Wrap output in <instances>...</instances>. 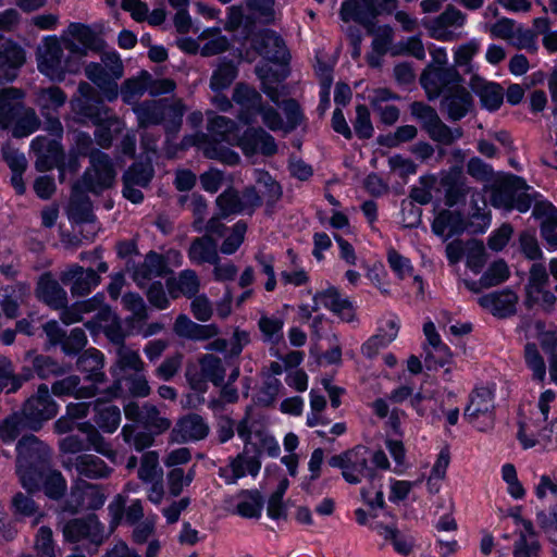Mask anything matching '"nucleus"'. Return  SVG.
Returning a JSON list of instances; mask_svg holds the SVG:
<instances>
[{
  "label": "nucleus",
  "instance_id": "nucleus-31",
  "mask_svg": "<svg viewBox=\"0 0 557 557\" xmlns=\"http://www.w3.org/2000/svg\"><path fill=\"white\" fill-rule=\"evenodd\" d=\"M112 352L114 354V362L111 370L116 379L129 373L145 371V362L140 357L139 350L134 346L126 344L117 347Z\"/></svg>",
  "mask_w": 557,
  "mask_h": 557
},
{
  "label": "nucleus",
  "instance_id": "nucleus-7",
  "mask_svg": "<svg viewBox=\"0 0 557 557\" xmlns=\"http://www.w3.org/2000/svg\"><path fill=\"white\" fill-rule=\"evenodd\" d=\"M199 371L187 369L185 376L189 387L203 394L208 391V383L214 386H221L226 376V367L224 360L214 354H205L198 359Z\"/></svg>",
  "mask_w": 557,
  "mask_h": 557
},
{
  "label": "nucleus",
  "instance_id": "nucleus-12",
  "mask_svg": "<svg viewBox=\"0 0 557 557\" xmlns=\"http://www.w3.org/2000/svg\"><path fill=\"white\" fill-rule=\"evenodd\" d=\"M21 412L28 420L32 432L39 431L44 423L54 418L58 413V405L52 399L46 384H40L37 393L25 400Z\"/></svg>",
  "mask_w": 557,
  "mask_h": 557
},
{
  "label": "nucleus",
  "instance_id": "nucleus-28",
  "mask_svg": "<svg viewBox=\"0 0 557 557\" xmlns=\"http://www.w3.org/2000/svg\"><path fill=\"white\" fill-rule=\"evenodd\" d=\"M469 86L471 90L479 97L481 106L488 111H496L503 104L504 89L494 82L473 74L470 78Z\"/></svg>",
  "mask_w": 557,
  "mask_h": 557
},
{
  "label": "nucleus",
  "instance_id": "nucleus-18",
  "mask_svg": "<svg viewBox=\"0 0 557 557\" xmlns=\"http://www.w3.org/2000/svg\"><path fill=\"white\" fill-rule=\"evenodd\" d=\"M243 153L247 157L261 153L271 157L277 152L274 137L262 127H248L236 141Z\"/></svg>",
  "mask_w": 557,
  "mask_h": 557
},
{
  "label": "nucleus",
  "instance_id": "nucleus-17",
  "mask_svg": "<svg viewBox=\"0 0 557 557\" xmlns=\"http://www.w3.org/2000/svg\"><path fill=\"white\" fill-rule=\"evenodd\" d=\"M232 101L239 108L237 120L246 125L256 122L261 109L262 96L257 89L246 83H237L233 89Z\"/></svg>",
  "mask_w": 557,
  "mask_h": 557
},
{
  "label": "nucleus",
  "instance_id": "nucleus-58",
  "mask_svg": "<svg viewBox=\"0 0 557 557\" xmlns=\"http://www.w3.org/2000/svg\"><path fill=\"white\" fill-rule=\"evenodd\" d=\"M154 170L150 161H139L133 163L123 174L122 181H128L129 184L137 187H148Z\"/></svg>",
  "mask_w": 557,
  "mask_h": 557
},
{
  "label": "nucleus",
  "instance_id": "nucleus-51",
  "mask_svg": "<svg viewBox=\"0 0 557 557\" xmlns=\"http://www.w3.org/2000/svg\"><path fill=\"white\" fill-rule=\"evenodd\" d=\"M24 431H30V425L21 410L0 421V440L4 444L13 443Z\"/></svg>",
  "mask_w": 557,
  "mask_h": 557
},
{
  "label": "nucleus",
  "instance_id": "nucleus-29",
  "mask_svg": "<svg viewBox=\"0 0 557 557\" xmlns=\"http://www.w3.org/2000/svg\"><path fill=\"white\" fill-rule=\"evenodd\" d=\"M313 311H318L319 305H322L346 322H351L355 319L352 304L347 298H342L335 287H330L323 292L317 293L313 297Z\"/></svg>",
  "mask_w": 557,
  "mask_h": 557
},
{
  "label": "nucleus",
  "instance_id": "nucleus-47",
  "mask_svg": "<svg viewBox=\"0 0 557 557\" xmlns=\"http://www.w3.org/2000/svg\"><path fill=\"white\" fill-rule=\"evenodd\" d=\"M235 512L246 519H258L261 516L264 499L258 490H244L237 495Z\"/></svg>",
  "mask_w": 557,
  "mask_h": 557
},
{
  "label": "nucleus",
  "instance_id": "nucleus-21",
  "mask_svg": "<svg viewBox=\"0 0 557 557\" xmlns=\"http://www.w3.org/2000/svg\"><path fill=\"white\" fill-rule=\"evenodd\" d=\"M209 430V424L200 414L188 413L177 420L170 438L174 443L200 441L208 436Z\"/></svg>",
  "mask_w": 557,
  "mask_h": 557
},
{
  "label": "nucleus",
  "instance_id": "nucleus-3",
  "mask_svg": "<svg viewBox=\"0 0 557 557\" xmlns=\"http://www.w3.org/2000/svg\"><path fill=\"white\" fill-rule=\"evenodd\" d=\"M84 71L86 77L101 89L107 100L113 101L117 98L116 81L124 75V66L115 51L102 53L101 63L90 62Z\"/></svg>",
  "mask_w": 557,
  "mask_h": 557
},
{
  "label": "nucleus",
  "instance_id": "nucleus-53",
  "mask_svg": "<svg viewBox=\"0 0 557 557\" xmlns=\"http://www.w3.org/2000/svg\"><path fill=\"white\" fill-rule=\"evenodd\" d=\"M445 188V203L448 207L463 201L469 194V186L466 183V178L459 174H449L441 181Z\"/></svg>",
  "mask_w": 557,
  "mask_h": 557
},
{
  "label": "nucleus",
  "instance_id": "nucleus-1",
  "mask_svg": "<svg viewBox=\"0 0 557 557\" xmlns=\"http://www.w3.org/2000/svg\"><path fill=\"white\" fill-rule=\"evenodd\" d=\"M138 127L162 125L168 141L174 138L183 125L186 106L181 98L165 97L160 99H146L133 107Z\"/></svg>",
  "mask_w": 557,
  "mask_h": 557
},
{
  "label": "nucleus",
  "instance_id": "nucleus-32",
  "mask_svg": "<svg viewBox=\"0 0 557 557\" xmlns=\"http://www.w3.org/2000/svg\"><path fill=\"white\" fill-rule=\"evenodd\" d=\"M527 188L522 178L515 175L507 176L499 181L492 189L491 205L495 208L510 211L513 209L517 191Z\"/></svg>",
  "mask_w": 557,
  "mask_h": 557
},
{
  "label": "nucleus",
  "instance_id": "nucleus-36",
  "mask_svg": "<svg viewBox=\"0 0 557 557\" xmlns=\"http://www.w3.org/2000/svg\"><path fill=\"white\" fill-rule=\"evenodd\" d=\"M468 225L459 211L442 210L432 222V231L437 236L448 239L454 235H460Z\"/></svg>",
  "mask_w": 557,
  "mask_h": 557
},
{
  "label": "nucleus",
  "instance_id": "nucleus-46",
  "mask_svg": "<svg viewBox=\"0 0 557 557\" xmlns=\"http://www.w3.org/2000/svg\"><path fill=\"white\" fill-rule=\"evenodd\" d=\"M24 62L25 52L21 47L8 46L0 49V77L7 82H12Z\"/></svg>",
  "mask_w": 557,
  "mask_h": 557
},
{
  "label": "nucleus",
  "instance_id": "nucleus-4",
  "mask_svg": "<svg viewBox=\"0 0 557 557\" xmlns=\"http://www.w3.org/2000/svg\"><path fill=\"white\" fill-rule=\"evenodd\" d=\"M371 450L358 445L329 459V465L339 468L344 480L349 484H359L363 478L373 481L376 478L375 469L370 467Z\"/></svg>",
  "mask_w": 557,
  "mask_h": 557
},
{
  "label": "nucleus",
  "instance_id": "nucleus-10",
  "mask_svg": "<svg viewBox=\"0 0 557 557\" xmlns=\"http://www.w3.org/2000/svg\"><path fill=\"white\" fill-rule=\"evenodd\" d=\"M215 203L222 218L240 213L251 215L261 207L262 198L255 186H247L242 193L230 187L216 197Z\"/></svg>",
  "mask_w": 557,
  "mask_h": 557
},
{
  "label": "nucleus",
  "instance_id": "nucleus-37",
  "mask_svg": "<svg viewBox=\"0 0 557 557\" xmlns=\"http://www.w3.org/2000/svg\"><path fill=\"white\" fill-rule=\"evenodd\" d=\"M165 268L164 258L156 251H149L144 261L135 267L132 277L140 288H144L150 280L162 276Z\"/></svg>",
  "mask_w": 557,
  "mask_h": 557
},
{
  "label": "nucleus",
  "instance_id": "nucleus-61",
  "mask_svg": "<svg viewBox=\"0 0 557 557\" xmlns=\"http://www.w3.org/2000/svg\"><path fill=\"white\" fill-rule=\"evenodd\" d=\"M37 104L42 111H57L66 101L65 92L58 86L40 88L36 94Z\"/></svg>",
  "mask_w": 557,
  "mask_h": 557
},
{
  "label": "nucleus",
  "instance_id": "nucleus-43",
  "mask_svg": "<svg viewBox=\"0 0 557 557\" xmlns=\"http://www.w3.org/2000/svg\"><path fill=\"white\" fill-rule=\"evenodd\" d=\"M67 214L75 223H91L95 221L92 203L87 195L79 190V183L73 188Z\"/></svg>",
  "mask_w": 557,
  "mask_h": 557
},
{
  "label": "nucleus",
  "instance_id": "nucleus-50",
  "mask_svg": "<svg viewBox=\"0 0 557 557\" xmlns=\"http://www.w3.org/2000/svg\"><path fill=\"white\" fill-rule=\"evenodd\" d=\"M95 422L107 433H113L120 425L121 411L115 405H110L101 399L94 401Z\"/></svg>",
  "mask_w": 557,
  "mask_h": 557
},
{
  "label": "nucleus",
  "instance_id": "nucleus-62",
  "mask_svg": "<svg viewBox=\"0 0 557 557\" xmlns=\"http://www.w3.org/2000/svg\"><path fill=\"white\" fill-rule=\"evenodd\" d=\"M284 323V319L281 317L262 314L259 319L258 326L263 341L271 344H278L283 339Z\"/></svg>",
  "mask_w": 557,
  "mask_h": 557
},
{
  "label": "nucleus",
  "instance_id": "nucleus-56",
  "mask_svg": "<svg viewBox=\"0 0 557 557\" xmlns=\"http://www.w3.org/2000/svg\"><path fill=\"white\" fill-rule=\"evenodd\" d=\"M74 110L82 117L90 120L95 125H100L107 119L108 108L100 98L95 100H76Z\"/></svg>",
  "mask_w": 557,
  "mask_h": 557
},
{
  "label": "nucleus",
  "instance_id": "nucleus-49",
  "mask_svg": "<svg viewBox=\"0 0 557 557\" xmlns=\"http://www.w3.org/2000/svg\"><path fill=\"white\" fill-rule=\"evenodd\" d=\"M35 493H23L17 492L12 496L11 510L18 519L34 518V523H39L44 513L40 510L39 505L34 500L33 495Z\"/></svg>",
  "mask_w": 557,
  "mask_h": 557
},
{
  "label": "nucleus",
  "instance_id": "nucleus-26",
  "mask_svg": "<svg viewBox=\"0 0 557 557\" xmlns=\"http://www.w3.org/2000/svg\"><path fill=\"white\" fill-rule=\"evenodd\" d=\"M255 49L261 57L273 63L283 64L289 60V52L283 38L271 29L260 33Z\"/></svg>",
  "mask_w": 557,
  "mask_h": 557
},
{
  "label": "nucleus",
  "instance_id": "nucleus-15",
  "mask_svg": "<svg viewBox=\"0 0 557 557\" xmlns=\"http://www.w3.org/2000/svg\"><path fill=\"white\" fill-rule=\"evenodd\" d=\"M62 532L64 540L70 543L86 540L96 547L100 546L107 537L104 527L96 515L69 520L63 525Z\"/></svg>",
  "mask_w": 557,
  "mask_h": 557
},
{
  "label": "nucleus",
  "instance_id": "nucleus-35",
  "mask_svg": "<svg viewBox=\"0 0 557 557\" xmlns=\"http://www.w3.org/2000/svg\"><path fill=\"white\" fill-rule=\"evenodd\" d=\"M24 92L17 88L0 90V127L8 128L24 110Z\"/></svg>",
  "mask_w": 557,
  "mask_h": 557
},
{
  "label": "nucleus",
  "instance_id": "nucleus-25",
  "mask_svg": "<svg viewBox=\"0 0 557 557\" xmlns=\"http://www.w3.org/2000/svg\"><path fill=\"white\" fill-rule=\"evenodd\" d=\"M37 298L53 310H59L69 304L67 293L51 272H45L37 281Z\"/></svg>",
  "mask_w": 557,
  "mask_h": 557
},
{
  "label": "nucleus",
  "instance_id": "nucleus-6",
  "mask_svg": "<svg viewBox=\"0 0 557 557\" xmlns=\"http://www.w3.org/2000/svg\"><path fill=\"white\" fill-rule=\"evenodd\" d=\"M410 111L421 122L422 128L435 143L450 146L463 136L461 127L450 128L441 120L436 110L431 106L414 101L410 106Z\"/></svg>",
  "mask_w": 557,
  "mask_h": 557
},
{
  "label": "nucleus",
  "instance_id": "nucleus-33",
  "mask_svg": "<svg viewBox=\"0 0 557 557\" xmlns=\"http://www.w3.org/2000/svg\"><path fill=\"white\" fill-rule=\"evenodd\" d=\"M173 332L185 339L207 341L219 335L220 329L215 324H198L182 313L175 319Z\"/></svg>",
  "mask_w": 557,
  "mask_h": 557
},
{
  "label": "nucleus",
  "instance_id": "nucleus-13",
  "mask_svg": "<svg viewBox=\"0 0 557 557\" xmlns=\"http://www.w3.org/2000/svg\"><path fill=\"white\" fill-rule=\"evenodd\" d=\"M467 22V14L453 4L431 21L428 26L432 38L440 41H455L463 37L462 28Z\"/></svg>",
  "mask_w": 557,
  "mask_h": 557
},
{
  "label": "nucleus",
  "instance_id": "nucleus-27",
  "mask_svg": "<svg viewBox=\"0 0 557 557\" xmlns=\"http://www.w3.org/2000/svg\"><path fill=\"white\" fill-rule=\"evenodd\" d=\"M69 466L76 471L78 476L89 480L107 479L113 471L104 460L91 454H81L69 459Z\"/></svg>",
  "mask_w": 557,
  "mask_h": 557
},
{
  "label": "nucleus",
  "instance_id": "nucleus-22",
  "mask_svg": "<svg viewBox=\"0 0 557 557\" xmlns=\"http://www.w3.org/2000/svg\"><path fill=\"white\" fill-rule=\"evenodd\" d=\"M473 107V98L465 87L449 88L441 100V111L454 122L463 119Z\"/></svg>",
  "mask_w": 557,
  "mask_h": 557
},
{
  "label": "nucleus",
  "instance_id": "nucleus-23",
  "mask_svg": "<svg viewBox=\"0 0 557 557\" xmlns=\"http://www.w3.org/2000/svg\"><path fill=\"white\" fill-rule=\"evenodd\" d=\"M261 468V462L256 456H248L246 448L237 456L230 458L225 467L219 469V475L226 484H234L246 474L256 476Z\"/></svg>",
  "mask_w": 557,
  "mask_h": 557
},
{
  "label": "nucleus",
  "instance_id": "nucleus-55",
  "mask_svg": "<svg viewBox=\"0 0 557 557\" xmlns=\"http://www.w3.org/2000/svg\"><path fill=\"white\" fill-rule=\"evenodd\" d=\"M180 206L188 210L194 215L193 227L197 232L203 231L205 216L208 211V205L205 198L199 194L184 195L178 198Z\"/></svg>",
  "mask_w": 557,
  "mask_h": 557
},
{
  "label": "nucleus",
  "instance_id": "nucleus-8",
  "mask_svg": "<svg viewBox=\"0 0 557 557\" xmlns=\"http://www.w3.org/2000/svg\"><path fill=\"white\" fill-rule=\"evenodd\" d=\"M61 37L65 49L74 53L81 62L89 51L99 52L106 47L100 34L83 23H70Z\"/></svg>",
  "mask_w": 557,
  "mask_h": 557
},
{
  "label": "nucleus",
  "instance_id": "nucleus-44",
  "mask_svg": "<svg viewBox=\"0 0 557 557\" xmlns=\"http://www.w3.org/2000/svg\"><path fill=\"white\" fill-rule=\"evenodd\" d=\"M549 283V272L543 263H533L529 270L528 283L525 284L524 306L532 309L536 304L535 296Z\"/></svg>",
  "mask_w": 557,
  "mask_h": 557
},
{
  "label": "nucleus",
  "instance_id": "nucleus-41",
  "mask_svg": "<svg viewBox=\"0 0 557 557\" xmlns=\"http://www.w3.org/2000/svg\"><path fill=\"white\" fill-rule=\"evenodd\" d=\"M207 129L214 141L236 146L239 127L234 120L223 115H214L209 119Z\"/></svg>",
  "mask_w": 557,
  "mask_h": 557
},
{
  "label": "nucleus",
  "instance_id": "nucleus-14",
  "mask_svg": "<svg viewBox=\"0 0 557 557\" xmlns=\"http://www.w3.org/2000/svg\"><path fill=\"white\" fill-rule=\"evenodd\" d=\"M125 418L129 421L143 425L144 429L151 430L153 433L163 434L172 426V421L161 410L151 403L139 405L136 401H129L124 406Z\"/></svg>",
  "mask_w": 557,
  "mask_h": 557
},
{
  "label": "nucleus",
  "instance_id": "nucleus-9",
  "mask_svg": "<svg viewBox=\"0 0 557 557\" xmlns=\"http://www.w3.org/2000/svg\"><path fill=\"white\" fill-rule=\"evenodd\" d=\"M89 162L90 166L84 172L79 184L87 191L100 194L114 183L116 176L114 162L109 154L102 151L94 152Z\"/></svg>",
  "mask_w": 557,
  "mask_h": 557
},
{
  "label": "nucleus",
  "instance_id": "nucleus-63",
  "mask_svg": "<svg viewBox=\"0 0 557 557\" xmlns=\"http://www.w3.org/2000/svg\"><path fill=\"white\" fill-rule=\"evenodd\" d=\"M41 488L48 498L59 500L65 495L67 484L59 470L49 468L41 484Z\"/></svg>",
  "mask_w": 557,
  "mask_h": 557
},
{
  "label": "nucleus",
  "instance_id": "nucleus-54",
  "mask_svg": "<svg viewBox=\"0 0 557 557\" xmlns=\"http://www.w3.org/2000/svg\"><path fill=\"white\" fill-rule=\"evenodd\" d=\"M238 74V69L232 60L221 59L210 78V88L222 91L231 86Z\"/></svg>",
  "mask_w": 557,
  "mask_h": 557
},
{
  "label": "nucleus",
  "instance_id": "nucleus-42",
  "mask_svg": "<svg viewBox=\"0 0 557 557\" xmlns=\"http://www.w3.org/2000/svg\"><path fill=\"white\" fill-rule=\"evenodd\" d=\"M103 364V355L95 348L85 350L76 362L77 369L87 373L86 380L95 384L103 383L106 380V374L102 372Z\"/></svg>",
  "mask_w": 557,
  "mask_h": 557
},
{
  "label": "nucleus",
  "instance_id": "nucleus-11",
  "mask_svg": "<svg viewBox=\"0 0 557 557\" xmlns=\"http://www.w3.org/2000/svg\"><path fill=\"white\" fill-rule=\"evenodd\" d=\"M494 395L486 387L475 388L469 396V404L465 408L463 417L479 431L493 428L495 421Z\"/></svg>",
  "mask_w": 557,
  "mask_h": 557
},
{
  "label": "nucleus",
  "instance_id": "nucleus-20",
  "mask_svg": "<svg viewBox=\"0 0 557 557\" xmlns=\"http://www.w3.org/2000/svg\"><path fill=\"white\" fill-rule=\"evenodd\" d=\"M15 466L50 463L51 450L34 434L23 435L16 443Z\"/></svg>",
  "mask_w": 557,
  "mask_h": 557
},
{
  "label": "nucleus",
  "instance_id": "nucleus-40",
  "mask_svg": "<svg viewBox=\"0 0 557 557\" xmlns=\"http://www.w3.org/2000/svg\"><path fill=\"white\" fill-rule=\"evenodd\" d=\"M545 423L540 418L519 422L517 438L524 449L540 446L545 449Z\"/></svg>",
  "mask_w": 557,
  "mask_h": 557
},
{
  "label": "nucleus",
  "instance_id": "nucleus-38",
  "mask_svg": "<svg viewBox=\"0 0 557 557\" xmlns=\"http://www.w3.org/2000/svg\"><path fill=\"white\" fill-rule=\"evenodd\" d=\"M169 295L176 299L180 296L193 298L197 295L200 288V280L196 271L186 269L178 273L176 277H171L166 281Z\"/></svg>",
  "mask_w": 557,
  "mask_h": 557
},
{
  "label": "nucleus",
  "instance_id": "nucleus-45",
  "mask_svg": "<svg viewBox=\"0 0 557 557\" xmlns=\"http://www.w3.org/2000/svg\"><path fill=\"white\" fill-rule=\"evenodd\" d=\"M49 468V463L15 466V472L26 492L38 493Z\"/></svg>",
  "mask_w": 557,
  "mask_h": 557
},
{
  "label": "nucleus",
  "instance_id": "nucleus-16",
  "mask_svg": "<svg viewBox=\"0 0 557 557\" xmlns=\"http://www.w3.org/2000/svg\"><path fill=\"white\" fill-rule=\"evenodd\" d=\"M462 77L456 66L429 65L420 77V83L425 89L429 99L437 98L451 87H461Z\"/></svg>",
  "mask_w": 557,
  "mask_h": 557
},
{
  "label": "nucleus",
  "instance_id": "nucleus-5",
  "mask_svg": "<svg viewBox=\"0 0 557 557\" xmlns=\"http://www.w3.org/2000/svg\"><path fill=\"white\" fill-rule=\"evenodd\" d=\"M397 8L398 0H345L339 15L344 22L354 21L370 29L380 15H391Z\"/></svg>",
  "mask_w": 557,
  "mask_h": 557
},
{
  "label": "nucleus",
  "instance_id": "nucleus-52",
  "mask_svg": "<svg viewBox=\"0 0 557 557\" xmlns=\"http://www.w3.org/2000/svg\"><path fill=\"white\" fill-rule=\"evenodd\" d=\"M121 435L127 445L137 451H143L154 444L156 436L159 434L151 430L139 429L135 424H125L122 428Z\"/></svg>",
  "mask_w": 557,
  "mask_h": 557
},
{
  "label": "nucleus",
  "instance_id": "nucleus-59",
  "mask_svg": "<svg viewBox=\"0 0 557 557\" xmlns=\"http://www.w3.org/2000/svg\"><path fill=\"white\" fill-rule=\"evenodd\" d=\"M125 380L127 382L128 393L133 397H147L151 393V388L149 386L148 380L144 372H134L126 374L124 376H120L115 380V392L114 396H117L119 391L121 389V381Z\"/></svg>",
  "mask_w": 557,
  "mask_h": 557
},
{
  "label": "nucleus",
  "instance_id": "nucleus-34",
  "mask_svg": "<svg viewBox=\"0 0 557 557\" xmlns=\"http://www.w3.org/2000/svg\"><path fill=\"white\" fill-rule=\"evenodd\" d=\"M126 496L117 494L109 504L112 527H116L124 519L127 524H135L144 517V507L140 499H135L126 508Z\"/></svg>",
  "mask_w": 557,
  "mask_h": 557
},
{
  "label": "nucleus",
  "instance_id": "nucleus-39",
  "mask_svg": "<svg viewBox=\"0 0 557 557\" xmlns=\"http://www.w3.org/2000/svg\"><path fill=\"white\" fill-rule=\"evenodd\" d=\"M187 256L195 264L216 263V260H220L216 239L210 235L194 238L187 250Z\"/></svg>",
  "mask_w": 557,
  "mask_h": 557
},
{
  "label": "nucleus",
  "instance_id": "nucleus-48",
  "mask_svg": "<svg viewBox=\"0 0 557 557\" xmlns=\"http://www.w3.org/2000/svg\"><path fill=\"white\" fill-rule=\"evenodd\" d=\"M387 329H380L379 332L371 336L361 347L363 356L373 359L381 349L387 347L396 337L398 326L395 321L387 322Z\"/></svg>",
  "mask_w": 557,
  "mask_h": 557
},
{
  "label": "nucleus",
  "instance_id": "nucleus-19",
  "mask_svg": "<svg viewBox=\"0 0 557 557\" xmlns=\"http://www.w3.org/2000/svg\"><path fill=\"white\" fill-rule=\"evenodd\" d=\"M60 281L71 286V294L73 296H86L100 282V275L91 268L85 269L79 264H71L60 273Z\"/></svg>",
  "mask_w": 557,
  "mask_h": 557
},
{
  "label": "nucleus",
  "instance_id": "nucleus-60",
  "mask_svg": "<svg viewBox=\"0 0 557 557\" xmlns=\"http://www.w3.org/2000/svg\"><path fill=\"white\" fill-rule=\"evenodd\" d=\"M369 35L374 38L372 40V50L379 55H384L391 48L394 40V29L389 25L377 26V22L373 23V26L366 28Z\"/></svg>",
  "mask_w": 557,
  "mask_h": 557
},
{
  "label": "nucleus",
  "instance_id": "nucleus-30",
  "mask_svg": "<svg viewBox=\"0 0 557 557\" xmlns=\"http://www.w3.org/2000/svg\"><path fill=\"white\" fill-rule=\"evenodd\" d=\"M32 149L37 154L35 166L40 172L53 169L63 157L60 143L45 136L36 137L32 141Z\"/></svg>",
  "mask_w": 557,
  "mask_h": 557
},
{
  "label": "nucleus",
  "instance_id": "nucleus-2",
  "mask_svg": "<svg viewBox=\"0 0 557 557\" xmlns=\"http://www.w3.org/2000/svg\"><path fill=\"white\" fill-rule=\"evenodd\" d=\"M62 37H45L36 49L38 71L55 82H63L66 74H76L82 69V62L74 53H64Z\"/></svg>",
  "mask_w": 557,
  "mask_h": 557
},
{
  "label": "nucleus",
  "instance_id": "nucleus-24",
  "mask_svg": "<svg viewBox=\"0 0 557 557\" xmlns=\"http://www.w3.org/2000/svg\"><path fill=\"white\" fill-rule=\"evenodd\" d=\"M518 295L509 288L481 296L478 304L494 317L505 319L516 314Z\"/></svg>",
  "mask_w": 557,
  "mask_h": 557
},
{
  "label": "nucleus",
  "instance_id": "nucleus-64",
  "mask_svg": "<svg viewBox=\"0 0 557 557\" xmlns=\"http://www.w3.org/2000/svg\"><path fill=\"white\" fill-rule=\"evenodd\" d=\"M121 302L126 310L132 312V317L126 319L127 322L141 323L148 320V308L139 294L126 293L122 296Z\"/></svg>",
  "mask_w": 557,
  "mask_h": 557
},
{
  "label": "nucleus",
  "instance_id": "nucleus-57",
  "mask_svg": "<svg viewBox=\"0 0 557 557\" xmlns=\"http://www.w3.org/2000/svg\"><path fill=\"white\" fill-rule=\"evenodd\" d=\"M32 366L35 373L42 380L63 375L70 370V367L60 364L55 359L47 355H34Z\"/></svg>",
  "mask_w": 557,
  "mask_h": 557
}]
</instances>
